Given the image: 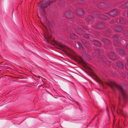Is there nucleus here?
I'll use <instances>...</instances> for the list:
<instances>
[{
    "label": "nucleus",
    "mask_w": 128,
    "mask_h": 128,
    "mask_svg": "<svg viewBox=\"0 0 128 128\" xmlns=\"http://www.w3.org/2000/svg\"><path fill=\"white\" fill-rule=\"evenodd\" d=\"M65 15L67 18H72V16H70V13L68 12H66L65 13Z\"/></svg>",
    "instance_id": "obj_8"
},
{
    "label": "nucleus",
    "mask_w": 128,
    "mask_h": 128,
    "mask_svg": "<svg viewBox=\"0 0 128 128\" xmlns=\"http://www.w3.org/2000/svg\"><path fill=\"white\" fill-rule=\"evenodd\" d=\"M86 46H88V44L87 45V44H86Z\"/></svg>",
    "instance_id": "obj_30"
},
{
    "label": "nucleus",
    "mask_w": 128,
    "mask_h": 128,
    "mask_svg": "<svg viewBox=\"0 0 128 128\" xmlns=\"http://www.w3.org/2000/svg\"><path fill=\"white\" fill-rule=\"evenodd\" d=\"M120 111L121 114H122V115H123V114L124 112L122 110H120Z\"/></svg>",
    "instance_id": "obj_20"
},
{
    "label": "nucleus",
    "mask_w": 128,
    "mask_h": 128,
    "mask_svg": "<svg viewBox=\"0 0 128 128\" xmlns=\"http://www.w3.org/2000/svg\"><path fill=\"white\" fill-rule=\"evenodd\" d=\"M116 65L117 66L121 69L122 68H123L122 63L120 62H117L116 63Z\"/></svg>",
    "instance_id": "obj_9"
},
{
    "label": "nucleus",
    "mask_w": 128,
    "mask_h": 128,
    "mask_svg": "<svg viewBox=\"0 0 128 128\" xmlns=\"http://www.w3.org/2000/svg\"><path fill=\"white\" fill-rule=\"evenodd\" d=\"M118 13L116 10H113L109 12L110 14L112 16H114L117 14Z\"/></svg>",
    "instance_id": "obj_4"
},
{
    "label": "nucleus",
    "mask_w": 128,
    "mask_h": 128,
    "mask_svg": "<svg viewBox=\"0 0 128 128\" xmlns=\"http://www.w3.org/2000/svg\"><path fill=\"white\" fill-rule=\"evenodd\" d=\"M88 19L91 21H92L94 20V18L93 17L91 16H88Z\"/></svg>",
    "instance_id": "obj_16"
},
{
    "label": "nucleus",
    "mask_w": 128,
    "mask_h": 128,
    "mask_svg": "<svg viewBox=\"0 0 128 128\" xmlns=\"http://www.w3.org/2000/svg\"><path fill=\"white\" fill-rule=\"evenodd\" d=\"M62 46H63V47L64 48H65L66 47V46H63V45Z\"/></svg>",
    "instance_id": "obj_27"
},
{
    "label": "nucleus",
    "mask_w": 128,
    "mask_h": 128,
    "mask_svg": "<svg viewBox=\"0 0 128 128\" xmlns=\"http://www.w3.org/2000/svg\"><path fill=\"white\" fill-rule=\"evenodd\" d=\"M100 17L101 18L104 19H106L108 18L105 15L103 14H101L100 15Z\"/></svg>",
    "instance_id": "obj_14"
},
{
    "label": "nucleus",
    "mask_w": 128,
    "mask_h": 128,
    "mask_svg": "<svg viewBox=\"0 0 128 128\" xmlns=\"http://www.w3.org/2000/svg\"><path fill=\"white\" fill-rule=\"evenodd\" d=\"M79 1L82 4L85 2L86 0H80Z\"/></svg>",
    "instance_id": "obj_18"
},
{
    "label": "nucleus",
    "mask_w": 128,
    "mask_h": 128,
    "mask_svg": "<svg viewBox=\"0 0 128 128\" xmlns=\"http://www.w3.org/2000/svg\"><path fill=\"white\" fill-rule=\"evenodd\" d=\"M76 12L77 14L80 15L84 13L83 10L81 9H77L76 10Z\"/></svg>",
    "instance_id": "obj_5"
},
{
    "label": "nucleus",
    "mask_w": 128,
    "mask_h": 128,
    "mask_svg": "<svg viewBox=\"0 0 128 128\" xmlns=\"http://www.w3.org/2000/svg\"><path fill=\"white\" fill-rule=\"evenodd\" d=\"M113 37L114 39L116 41H118L120 40V38L117 36H114Z\"/></svg>",
    "instance_id": "obj_12"
},
{
    "label": "nucleus",
    "mask_w": 128,
    "mask_h": 128,
    "mask_svg": "<svg viewBox=\"0 0 128 128\" xmlns=\"http://www.w3.org/2000/svg\"><path fill=\"white\" fill-rule=\"evenodd\" d=\"M121 75L122 76L123 78H125L126 77L125 75L123 73H122L121 74Z\"/></svg>",
    "instance_id": "obj_19"
},
{
    "label": "nucleus",
    "mask_w": 128,
    "mask_h": 128,
    "mask_svg": "<svg viewBox=\"0 0 128 128\" xmlns=\"http://www.w3.org/2000/svg\"><path fill=\"white\" fill-rule=\"evenodd\" d=\"M76 46L78 47L80 50H82L83 48L82 46V44L78 41H76L75 42Z\"/></svg>",
    "instance_id": "obj_3"
},
{
    "label": "nucleus",
    "mask_w": 128,
    "mask_h": 128,
    "mask_svg": "<svg viewBox=\"0 0 128 128\" xmlns=\"http://www.w3.org/2000/svg\"><path fill=\"white\" fill-rule=\"evenodd\" d=\"M119 22H120V23H124V22H122V20H119Z\"/></svg>",
    "instance_id": "obj_24"
},
{
    "label": "nucleus",
    "mask_w": 128,
    "mask_h": 128,
    "mask_svg": "<svg viewBox=\"0 0 128 128\" xmlns=\"http://www.w3.org/2000/svg\"><path fill=\"white\" fill-rule=\"evenodd\" d=\"M95 53L97 54L100 60L102 62H105L106 60V59L104 58V56H102V52L98 50H96L94 51Z\"/></svg>",
    "instance_id": "obj_2"
},
{
    "label": "nucleus",
    "mask_w": 128,
    "mask_h": 128,
    "mask_svg": "<svg viewBox=\"0 0 128 128\" xmlns=\"http://www.w3.org/2000/svg\"><path fill=\"white\" fill-rule=\"evenodd\" d=\"M93 44L96 46H100V42L96 40H95L93 41Z\"/></svg>",
    "instance_id": "obj_10"
},
{
    "label": "nucleus",
    "mask_w": 128,
    "mask_h": 128,
    "mask_svg": "<svg viewBox=\"0 0 128 128\" xmlns=\"http://www.w3.org/2000/svg\"><path fill=\"white\" fill-rule=\"evenodd\" d=\"M116 32H119L121 31L122 30V28L120 26H118L115 27L114 28Z\"/></svg>",
    "instance_id": "obj_6"
},
{
    "label": "nucleus",
    "mask_w": 128,
    "mask_h": 128,
    "mask_svg": "<svg viewBox=\"0 0 128 128\" xmlns=\"http://www.w3.org/2000/svg\"><path fill=\"white\" fill-rule=\"evenodd\" d=\"M110 83L112 85V87H114L119 90L121 92L122 95V98L126 101H128V95L126 93L122 86L118 85L114 81L111 82Z\"/></svg>",
    "instance_id": "obj_1"
},
{
    "label": "nucleus",
    "mask_w": 128,
    "mask_h": 128,
    "mask_svg": "<svg viewBox=\"0 0 128 128\" xmlns=\"http://www.w3.org/2000/svg\"><path fill=\"white\" fill-rule=\"evenodd\" d=\"M79 29H80V28Z\"/></svg>",
    "instance_id": "obj_32"
},
{
    "label": "nucleus",
    "mask_w": 128,
    "mask_h": 128,
    "mask_svg": "<svg viewBox=\"0 0 128 128\" xmlns=\"http://www.w3.org/2000/svg\"><path fill=\"white\" fill-rule=\"evenodd\" d=\"M118 98H119V100L120 101L121 100L122 98L121 97H120V96H119Z\"/></svg>",
    "instance_id": "obj_23"
},
{
    "label": "nucleus",
    "mask_w": 128,
    "mask_h": 128,
    "mask_svg": "<svg viewBox=\"0 0 128 128\" xmlns=\"http://www.w3.org/2000/svg\"><path fill=\"white\" fill-rule=\"evenodd\" d=\"M4 63L2 62L0 64V67H4Z\"/></svg>",
    "instance_id": "obj_17"
},
{
    "label": "nucleus",
    "mask_w": 128,
    "mask_h": 128,
    "mask_svg": "<svg viewBox=\"0 0 128 128\" xmlns=\"http://www.w3.org/2000/svg\"><path fill=\"white\" fill-rule=\"evenodd\" d=\"M103 41L106 44H108L110 43L109 40L107 39H104L103 40Z\"/></svg>",
    "instance_id": "obj_15"
},
{
    "label": "nucleus",
    "mask_w": 128,
    "mask_h": 128,
    "mask_svg": "<svg viewBox=\"0 0 128 128\" xmlns=\"http://www.w3.org/2000/svg\"><path fill=\"white\" fill-rule=\"evenodd\" d=\"M84 36L85 38H92L91 36L88 34H84Z\"/></svg>",
    "instance_id": "obj_13"
},
{
    "label": "nucleus",
    "mask_w": 128,
    "mask_h": 128,
    "mask_svg": "<svg viewBox=\"0 0 128 128\" xmlns=\"http://www.w3.org/2000/svg\"><path fill=\"white\" fill-rule=\"evenodd\" d=\"M117 51L119 53L123 54H124L125 52L124 51V50L121 49L120 48H118V49H117Z\"/></svg>",
    "instance_id": "obj_11"
},
{
    "label": "nucleus",
    "mask_w": 128,
    "mask_h": 128,
    "mask_svg": "<svg viewBox=\"0 0 128 128\" xmlns=\"http://www.w3.org/2000/svg\"><path fill=\"white\" fill-rule=\"evenodd\" d=\"M8 66V65L7 64H4V67H6V68H7V67Z\"/></svg>",
    "instance_id": "obj_22"
},
{
    "label": "nucleus",
    "mask_w": 128,
    "mask_h": 128,
    "mask_svg": "<svg viewBox=\"0 0 128 128\" xmlns=\"http://www.w3.org/2000/svg\"><path fill=\"white\" fill-rule=\"evenodd\" d=\"M124 6L126 7H128V2L125 4Z\"/></svg>",
    "instance_id": "obj_21"
},
{
    "label": "nucleus",
    "mask_w": 128,
    "mask_h": 128,
    "mask_svg": "<svg viewBox=\"0 0 128 128\" xmlns=\"http://www.w3.org/2000/svg\"><path fill=\"white\" fill-rule=\"evenodd\" d=\"M113 122H114V123H113L114 124V121Z\"/></svg>",
    "instance_id": "obj_31"
},
{
    "label": "nucleus",
    "mask_w": 128,
    "mask_h": 128,
    "mask_svg": "<svg viewBox=\"0 0 128 128\" xmlns=\"http://www.w3.org/2000/svg\"><path fill=\"white\" fill-rule=\"evenodd\" d=\"M126 46L127 48H128V44H127L126 45Z\"/></svg>",
    "instance_id": "obj_26"
},
{
    "label": "nucleus",
    "mask_w": 128,
    "mask_h": 128,
    "mask_svg": "<svg viewBox=\"0 0 128 128\" xmlns=\"http://www.w3.org/2000/svg\"><path fill=\"white\" fill-rule=\"evenodd\" d=\"M127 16L128 17V11L127 12Z\"/></svg>",
    "instance_id": "obj_28"
},
{
    "label": "nucleus",
    "mask_w": 128,
    "mask_h": 128,
    "mask_svg": "<svg viewBox=\"0 0 128 128\" xmlns=\"http://www.w3.org/2000/svg\"><path fill=\"white\" fill-rule=\"evenodd\" d=\"M70 37L71 38L74 40L76 39L77 38V36L76 35L74 34H71L70 36Z\"/></svg>",
    "instance_id": "obj_7"
},
{
    "label": "nucleus",
    "mask_w": 128,
    "mask_h": 128,
    "mask_svg": "<svg viewBox=\"0 0 128 128\" xmlns=\"http://www.w3.org/2000/svg\"><path fill=\"white\" fill-rule=\"evenodd\" d=\"M71 14H72V15L73 14L72 13Z\"/></svg>",
    "instance_id": "obj_29"
},
{
    "label": "nucleus",
    "mask_w": 128,
    "mask_h": 128,
    "mask_svg": "<svg viewBox=\"0 0 128 128\" xmlns=\"http://www.w3.org/2000/svg\"><path fill=\"white\" fill-rule=\"evenodd\" d=\"M76 32L77 34H80V32L76 30Z\"/></svg>",
    "instance_id": "obj_25"
}]
</instances>
